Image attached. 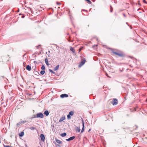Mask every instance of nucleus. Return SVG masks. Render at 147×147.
I'll use <instances>...</instances> for the list:
<instances>
[{"label":"nucleus","mask_w":147,"mask_h":147,"mask_svg":"<svg viewBox=\"0 0 147 147\" xmlns=\"http://www.w3.org/2000/svg\"><path fill=\"white\" fill-rule=\"evenodd\" d=\"M86 62V60L84 59L82 60L81 62L80 63V64L79 65V67H80L83 65Z\"/></svg>","instance_id":"nucleus-4"},{"label":"nucleus","mask_w":147,"mask_h":147,"mask_svg":"<svg viewBox=\"0 0 147 147\" xmlns=\"http://www.w3.org/2000/svg\"><path fill=\"white\" fill-rule=\"evenodd\" d=\"M91 130V129H90L88 130V131L89 132V131H90Z\"/></svg>","instance_id":"nucleus-31"},{"label":"nucleus","mask_w":147,"mask_h":147,"mask_svg":"<svg viewBox=\"0 0 147 147\" xmlns=\"http://www.w3.org/2000/svg\"><path fill=\"white\" fill-rule=\"evenodd\" d=\"M36 117L37 118H43L44 115L43 114L41 113H37L36 115Z\"/></svg>","instance_id":"nucleus-3"},{"label":"nucleus","mask_w":147,"mask_h":147,"mask_svg":"<svg viewBox=\"0 0 147 147\" xmlns=\"http://www.w3.org/2000/svg\"><path fill=\"white\" fill-rule=\"evenodd\" d=\"M26 69L27 70L30 71L31 70V67L29 65H27L26 67Z\"/></svg>","instance_id":"nucleus-10"},{"label":"nucleus","mask_w":147,"mask_h":147,"mask_svg":"<svg viewBox=\"0 0 147 147\" xmlns=\"http://www.w3.org/2000/svg\"><path fill=\"white\" fill-rule=\"evenodd\" d=\"M65 119V116L62 117L59 120V122H61L63 121Z\"/></svg>","instance_id":"nucleus-8"},{"label":"nucleus","mask_w":147,"mask_h":147,"mask_svg":"<svg viewBox=\"0 0 147 147\" xmlns=\"http://www.w3.org/2000/svg\"><path fill=\"white\" fill-rule=\"evenodd\" d=\"M112 53L114 54L117 55L119 57H123L124 56V55L123 52L119 50L113 51Z\"/></svg>","instance_id":"nucleus-1"},{"label":"nucleus","mask_w":147,"mask_h":147,"mask_svg":"<svg viewBox=\"0 0 147 147\" xmlns=\"http://www.w3.org/2000/svg\"><path fill=\"white\" fill-rule=\"evenodd\" d=\"M123 15H124V16H125V14H124Z\"/></svg>","instance_id":"nucleus-35"},{"label":"nucleus","mask_w":147,"mask_h":147,"mask_svg":"<svg viewBox=\"0 0 147 147\" xmlns=\"http://www.w3.org/2000/svg\"><path fill=\"white\" fill-rule=\"evenodd\" d=\"M111 7V9H110V11L111 12H112L113 11V8L111 6H110Z\"/></svg>","instance_id":"nucleus-27"},{"label":"nucleus","mask_w":147,"mask_h":147,"mask_svg":"<svg viewBox=\"0 0 147 147\" xmlns=\"http://www.w3.org/2000/svg\"><path fill=\"white\" fill-rule=\"evenodd\" d=\"M40 137L41 140L42 141H44L45 139V136L44 134H41L40 135Z\"/></svg>","instance_id":"nucleus-5"},{"label":"nucleus","mask_w":147,"mask_h":147,"mask_svg":"<svg viewBox=\"0 0 147 147\" xmlns=\"http://www.w3.org/2000/svg\"><path fill=\"white\" fill-rule=\"evenodd\" d=\"M22 125L21 123H20V122L18 123H17V125L18 126H19L20 125Z\"/></svg>","instance_id":"nucleus-26"},{"label":"nucleus","mask_w":147,"mask_h":147,"mask_svg":"<svg viewBox=\"0 0 147 147\" xmlns=\"http://www.w3.org/2000/svg\"><path fill=\"white\" fill-rule=\"evenodd\" d=\"M74 112L73 111H71L69 112V115H70L72 116L74 115Z\"/></svg>","instance_id":"nucleus-17"},{"label":"nucleus","mask_w":147,"mask_h":147,"mask_svg":"<svg viewBox=\"0 0 147 147\" xmlns=\"http://www.w3.org/2000/svg\"><path fill=\"white\" fill-rule=\"evenodd\" d=\"M68 96V95L66 94H63L60 95V97L61 98H63L64 97H67Z\"/></svg>","instance_id":"nucleus-6"},{"label":"nucleus","mask_w":147,"mask_h":147,"mask_svg":"<svg viewBox=\"0 0 147 147\" xmlns=\"http://www.w3.org/2000/svg\"><path fill=\"white\" fill-rule=\"evenodd\" d=\"M138 147H140L138 146Z\"/></svg>","instance_id":"nucleus-37"},{"label":"nucleus","mask_w":147,"mask_h":147,"mask_svg":"<svg viewBox=\"0 0 147 147\" xmlns=\"http://www.w3.org/2000/svg\"><path fill=\"white\" fill-rule=\"evenodd\" d=\"M118 101L117 99L116 98H113V100L111 102V103L113 105H116L117 104Z\"/></svg>","instance_id":"nucleus-2"},{"label":"nucleus","mask_w":147,"mask_h":147,"mask_svg":"<svg viewBox=\"0 0 147 147\" xmlns=\"http://www.w3.org/2000/svg\"><path fill=\"white\" fill-rule=\"evenodd\" d=\"M143 2L145 3H146V0H143Z\"/></svg>","instance_id":"nucleus-30"},{"label":"nucleus","mask_w":147,"mask_h":147,"mask_svg":"<svg viewBox=\"0 0 147 147\" xmlns=\"http://www.w3.org/2000/svg\"><path fill=\"white\" fill-rule=\"evenodd\" d=\"M44 114L46 116H47L49 115V113L48 111L46 110L45 111Z\"/></svg>","instance_id":"nucleus-11"},{"label":"nucleus","mask_w":147,"mask_h":147,"mask_svg":"<svg viewBox=\"0 0 147 147\" xmlns=\"http://www.w3.org/2000/svg\"><path fill=\"white\" fill-rule=\"evenodd\" d=\"M82 48H80L79 49V52H80V51H81V49Z\"/></svg>","instance_id":"nucleus-29"},{"label":"nucleus","mask_w":147,"mask_h":147,"mask_svg":"<svg viewBox=\"0 0 147 147\" xmlns=\"http://www.w3.org/2000/svg\"><path fill=\"white\" fill-rule=\"evenodd\" d=\"M49 71L53 73H54V72L51 69H49Z\"/></svg>","instance_id":"nucleus-28"},{"label":"nucleus","mask_w":147,"mask_h":147,"mask_svg":"<svg viewBox=\"0 0 147 147\" xmlns=\"http://www.w3.org/2000/svg\"><path fill=\"white\" fill-rule=\"evenodd\" d=\"M146 3L147 4V2H146Z\"/></svg>","instance_id":"nucleus-36"},{"label":"nucleus","mask_w":147,"mask_h":147,"mask_svg":"<svg viewBox=\"0 0 147 147\" xmlns=\"http://www.w3.org/2000/svg\"><path fill=\"white\" fill-rule=\"evenodd\" d=\"M69 40V42H71V41H70V40Z\"/></svg>","instance_id":"nucleus-34"},{"label":"nucleus","mask_w":147,"mask_h":147,"mask_svg":"<svg viewBox=\"0 0 147 147\" xmlns=\"http://www.w3.org/2000/svg\"><path fill=\"white\" fill-rule=\"evenodd\" d=\"M106 75H107V76L108 77H109V76H108V75H107V74H106Z\"/></svg>","instance_id":"nucleus-32"},{"label":"nucleus","mask_w":147,"mask_h":147,"mask_svg":"<svg viewBox=\"0 0 147 147\" xmlns=\"http://www.w3.org/2000/svg\"><path fill=\"white\" fill-rule=\"evenodd\" d=\"M59 65H57L54 69V71H56L58 70L59 68Z\"/></svg>","instance_id":"nucleus-13"},{"label":"nucleus","mask_w":147,"mask_h":147,"mask_svg":"<svg viewBox=\"0 0 147 147\" xmlns=\"http://www.w3.org/2000/svg\"><path fill=\"white\" fill-rule=\"evenodd\" d=\"M38 147H40L38 146Z\"/></svg>","instance_id":"nucleus-38"},{"label":"nucleus","mask_w":147,"mask_h":147,"mask_svg":"<svg viewBox=\"0 0 147 147\" xmlns=\"http://www.w3.org/2000/svg\"><path fill=\"white\" fill-rule=\"evenodd\" d=\"M76 131H78V132H80V129L78 127H77L76 129Z\"/></svg>","instance_id":"nucleus-18"},{"label":"nucleus","mask_w":147,"mask_h":147,"mask_svg":"<svg viewBox=\"0 0 147 147\" xmlns=\"http://www.w3.org/2000/svg\"><path fill=\"white\" fill-rule=\"evenodd\" d=\"M67 118L68 119H71L70 115L69 114L68 115H67Z\"/></svg>","instance_id":"nucleus-22"},{"label":"nucleus","mask_w":147,"mask_h":147,"mask_svg":"<svg viewBox=\"0 0 147 147\" xmlns=\"http://www.w3.org/2000/svg\"><path fill=\"white\" fill-rule=\"evenodd\" d=\"M82 123L83 127H82V130H81V133H82L84 131V122L83 121H82Z\"/></svg>","instance_id":"nucleus-7"},{"label":"nucleus","mask_w":147,"mask_h":147,"mask_svg":"<svg viewBox=\"0 0 147 147\" xmlns=\"http://www.w3.org/2000/svg\"><path fill=\"white\" fill-rule=\"evenodd\" d=\"M66 135V134L65 133H63V134H61V136L62 137H64Z\"/></svg>","instance_id":"nucleus-19"},{"label":"nucleus","mask_w":147,"mask_h":147,"mask_svg":"<svg viewBox=\"0 0 147 147\" xmlns=\"http://www.w3.org/2000/svg\"><path fill=\"white\" fill-rule=\"evenodd\" d=\"M106 75H107V76L108 77H109V76H108V75H107V74H106Z\"/></svg>","instance_id":"nucleus-33"},{"label":"nucleus","mask_w":147,"mask_h":147,"mask_svg":"<svg viewBox=\"0 0 147 147\" xmlns=\"http://www.w3.org/2000/svg\"><path fill=\"white\" fill-rule=\"evenodd\" d=\"M45 71L44 70H42L40 72V73L41 75H43L45 74Z\"/></svg>","instance_id":"nucleus-20"},{"label":"nucleus","mask_w":147,"mask_h":147,"mask_svg":"<svg viewBox=\"0 0 147 147\" xmlns=\"http://www.w3.org/2000/svg\"><path fill=\"white\" fill-rule=\"evenodd\" d=\"M26 121H22L20 122V123H21L22 125L23 124H24L26 122Z\"/></svg>","instance_id":"nucleus-24"},{"label":"nucleus","mask_w":147,"mask_h":147,"mask_svg":"<svg viewBox=\"0 0 147 147\" xmlns=\"http://www.w3.org/2000/svg\"><path fill=\"white\" fill-rule=\"evenodd\" d=\"M24 134V132H22L20 133L19 134V135L20 137H22L23 136Z\"/></svg>","instance_id":"nucleus-16"},{"label":"nucleus","mask_w":147,"mask_h":147,"mask_svg":"<svg viewBox=\"0 0 147 147\" xmlns=\"http://www.w3.org/2000/svg\"><path fill=\"white\" fill-rule=\"evenodd\" d=\"M45 69V66L44 65H42L41 67V69L42 70H44Z\"/></svg>","instance_id":"nucleus-23"},{"label":"nucleus","mask_w":147,"mask_h":147,"mask_svg":"<svg viewBox=\"0 0 147 147\" xmlns=\"http://www.w3.org/2000/svg\"><path fill=\"white\" fill-rule=\"evenodd\" d=\"M45 61L46 64L47 65H49V64L48 62V59L47 58H46L45 59Z\"/></svg>","instance_id":"nucleus-15"},{"label":"nucleus","mask_w":147,"mask_h":147,"mask_svg":"<svg viewBox=\"0 0 147 147\" xmlns=\"http://www.w3.org/2000/svg\"><path fill=\"white\" fill-rule=\"evenodd\" d=\"M30 128L31 130H34L35 129V128L34 127H30Z\"/></svg>","instance_id":"nucleus-25"},{"label":"nucleus","mask_w":147,"mask_h":147,"mask_svg":"<svg viewBox=\"0 0 147 147\" xmlns=\"http://www.w3.org/2000/svg\"><path fill=\"white\" fill-rule=\"evenodd\" d=\"M85 0L86 1H87V2L90 4H91L92 3V2L90 0Z\"/></svg>","instance_id":"nucleus-21"},{"label":"nucleus","mask_w":147,"mask_h":147,"mask_svg":"<svg viewBox=\"0 0 147 147\" xmlns=\"http://www.w3.org/2000/svg\"><path fill=\"white\" fill-rule=\"evenodd\" d=\"M55 140H56V142L57 143L59 144H61L62 143V142L61 141H60V140H59L57 139H55Z\"/></svg>","instance_id":"nucleus-12"},{"label":"nucleus","mask_w":147,"mask_h":147,"mask_svg":"<svg viewBox=\"0 0 147 147\" xmlns=\"http://www.w3.org/2000/svg\"><path fill=\"white\" fill-rule=\"evenodd\" d=\"M70 50L72 51L73 53H75V50L72 47H71L70 48Z\"/></svg>","instance_id":"nucleus-14"},{"label":"nucleus","mask_w":147,"mask_h":147,"mask_svg":"<svg viewBox=\"0 0 147 147\" xmlns=\"http://www.w3.org/2000/svg\"><path fill=\"white\" fill-rule=\"evenodd\" d=\"M75 138V137L74 136L71 137L67 139L66 140L67 141H69L74 140Z\"/></svg>","instance_id":"nucleus-9"}]
</instances>
